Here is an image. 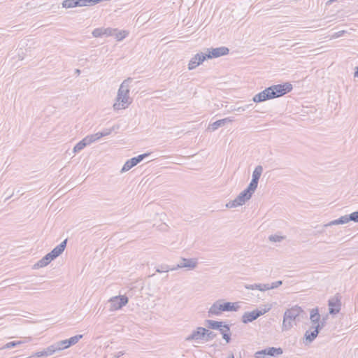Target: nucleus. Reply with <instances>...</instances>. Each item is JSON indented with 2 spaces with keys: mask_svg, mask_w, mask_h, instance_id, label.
<instances>
[{
  "mask_svg": "<svg viewBox=\"0 0 358 358\" xmlns=\"http://www.w3.org/2000/svg\"><path fill=\"white\" fill-rule=\"evenodd\" d=\"M271 308L270 305H264L261 309L254 310L250 312H245L241 317V321L244 324L252 322L259 317L268 312Z\"/></svg>",
  "mask_w": 358,
  "mask_h": 358,
  "instance_id": "nucleus-6",
  "label": "nucleus"
},
{
  "mask_svg": "<svg viewBox=\"0 0 358 358\" xmlns=\"http://www.w3.org/2000/svg\"><path fill=\"white\" fill-rule=\"evenodd\" d=\"M267 356L269 357H278L283 353V350L281 348L269 347L265 348Z\"/></svg>",
  "mask_w": 358,
  "mask_h": 358,
  "instance_id": "nucleus-21",
  "label": "nucleus"
},
{
  "mask_svg": "<svg viewBox=\"0 0 358 358\" xmlns=\"http://www.w3.org/2000/svg\"><path fill=\"white\" fill-rule=\"evenodd\" d=\"M170 271H176L175 266L171 267L169 265L164 264L158 266L156 269V271L157 273H164V272H169Z\"/></svg>",
  "mask_w": 358,
  "mask_h": 358,
  "instance_id": "nucleus-26",
  "label": "nucleus"
},
{
  "mask_svg": "<svg viewBox=\"0 0 358 358\" xmlns=\"http://www.w3.org/2000/svg\"><path fill=\"white\" fill-rule=\"evenodd\" d=\"M149 155V153H145L143 155H140L138 157H133L129 160H127L124 164L123 165L121 173H125L129 171L131 168L137 165L140 163L143 159H145L147 156Z\"/></svg>",
  "mask_w": 358,
  "mask_h": 358,
  "instance_id": "nucleus-12",
  "label": "nucleus"
},
{
  "mask_svg": "<svg viewBox=\"0 0 358 358\" xmlns=\"http://www.w3.org/2000/svg\"><path fill=\"white\" fill-rule=\"evenodd\" d=\"M284 239H285L284 236L277 235V234L271 235L268 237V240L273 243L281 242Z\"/></svg>",
  "mask_w": 358,
  "mask_h": 358,
  "instance_id": "nucleus-32",
  "label": "nucleus"
},
{
  "mask_svg": "<svg viewBox=\"0 0 358 358\" xmlns=\"http://www.w3.org/2000/svg\"><path fill=\"white\" fill-rule=\"evenodd\" d=\"M249 106H252V104H250V105L247 106V107H248V108Z\"/></svg>",
  "mask_w": 358,
  "mask_h": 358,
  "instance_id": "nucleus-50",
  "label": "nucleus"
},
{
  "mask_svg": "<svg viewBox=\"0 0 358 358\" xmlns=\"http://www.w3.org/2000/svg\"><path fill=\"white\" fill-rule=\"evenodd\" d=\"M206 329L203 327H196L194 329L192 333L185 338V341H196V342H204L206 338Z\"/></svg>",
  "mask_w": 358,
  "mask_h": 358,
  "instance_id": "nucleus-9",
  "label": "nucleus"
},
{
  "mask_svg": "<svg viewBox=\"0 0 358 358\" xmlns=\"http://www.w3.org/2000/svg\"><path fill=\"white\" fill-rule=\"evenodd\" d=\"M282 284V282L281 280L273 282L271 284V288L275 289L278 288L279 286H280Z\"/></svg>",
  "mask_w": 358,
  "mask_h": 358,
  "instance_id": "nucleus-42",
  "label": "nucleus"
},
{
  "mask_svg": "<svg viewBox=\"0 0 358 358\" xmlns=\"http://www.w3.org/2000/svg\"><path fill=\"white\" fill-rule=\"evenodd\" d=\"M62 7L65 8H74L73 0H64L62 3Z\"/></svg>",
  "mask_w": 358,
  "mask_h": 358,
  "instance_id": "nucleus-34",
  "label": "nucleus"
},
{
  "mask_svg": "<svg viewBox=\"0 0 358 358\" xmlns=\"http://www.w3.org/2000/svg\"><path fill=\"white\" fill-rule=\"evenodd\" d=\"M215 335L214 334V333L213 331H210L208 329H206V338H205L204 342H207V341L213 339L215 337Z\"/></svg>",
  "mask_w": 358,
  "mask_h": 358,
  "instance_id": "nucleus-38",
  "label": "nucleus"
},
{
  "mask_svg": "<svg viewBox=\"0 0 358 358\" xmlns=\"http://www.w3.org/2000/svg\"><path fill=\"white\" fill-rule=\"evenodd\" d=\"M87 143L86 141H85V138H83L82 141H80L79 143H78L73 148V152L76 153L84 149L85 147H86Z\"/></svg>",
  "mask_w": 358,
  "mask_h": 358,
  "instance_id": "nucleus-28",
  "label": "nucleus"
},
{
  "mask_svg": "<svg viewBox=\"0 0 358 358\" xmlns=\"http://www.w3.org/2000/svg\"><path fill=\"white\" fill-rule=\"evenodd\" d=\"M131 82L132 78H128L121 83L117 91L116 101L113 104L114 110H124L131 103L132 98L129 96Z\"/></svg>",
  "mask_w": 358,
  "mask_h": 358,
  "instance_id": "nucleus-2",
  "label": "nucleus"
},
{
  "mask_svg": "<svg viewBox=\"0 0 358 358\" xmlns=\"http://www.w3.org/2000/svg\"><path fill=\"white\" fill-rule=\"evenodd\" d=\"M292 90V85L289 83L274 85L255 95L252 98V101L255 103H259L268 99L278 98L289 92Z\"/></svg>",
  "mask_w": 358,
  "mask_h": 358,
  "instance_id": "nucleus-1",
  "label": "nucleus"
},
{
  "mask_svg": "<svg viewBox=\"0 0 358 358\" xmlns=\"http://www.w3.org/2000/svg\"><path fill=\"white\" fill-rule=\"evenodd\" d=\"M82 338H83V335L80 334V335H76L75 336L71 337L69 339H66L69 348L71 345L76 344L80 341V339H81Z\"/></svg>",
  "mask_w": 358,
  "mask_h": 358,
  "instance_id": "nucleus-29",
  "label": "nucleus"
},
{
  "mask_svg": "<svg viewBox=\"0 0 358 358\" xmlns=\"http://www.w3.org/2000/svg\"><path fill=\"white\" fill-rule=\"evenodd\" d=\"M116 31H117V29H113V28H110V27H108V28L101 27V28L94 29L92 34L94 38H99V37H101L103 36H113V34Z\"/></svg>",
  "mask_w": 358,
  "mask_h": 358,
  "instance_id": "nucleus-17",
  "label": "nucleus"
},
{
  "mask_svg": "<svg viewBox=\"0 0 358 358\" xmlns=\"http://www.w3.org/2000/svg\"><path fill=\"white\" fill-rule=\"evenodd\" d=\"M198 259L196 258L182 257L180 262L175 266L176 271L179 268H185L187 271L195 269L198 266Z\"/></svg>",
  "mask_w": 358,
  "mask_h": 358,
  "instance_id": "nucleus-8",
  "label": "nucleus"
},
{
  "mask_svg": "<svg viewBox=\"0 0 358 358\" xmlns=\"http://www.w3.org/2000/svg\"><path fill=\"white\" fill-rule=\"evenodd\" d=\"M76 73L77 74H80V71L79 69H76Z\"/></svg>",
  "mask_w": 358,
  "mask_h": 358,
  "instance_id": "nucleus-49",
  "label": "nucleus"
},
{
  "mask_svg": "<svg viewBox=\"0 0 358 358\" xmlns=\"http://www.w3.org/2000/svg\"><path fill=\"white\" fill-rule=\"evenodd\" d=\"M32 338L31 337L25 338L24 340L22 341H17V343H19V345L24 344L28 342L31 341Z\"/></svg>",
  "mask_w": 358,
  "mask_h": 358,
  "instance_id": "nucleus-43",
  "label": "nucleus"
},
{
  "mask_svg": "<svg viewBox=\"0 0 358 358\" xmlns=\"http://www.w3.org/2000/svg\"><path fill=\"white\" fill-rule=\"evenodd\" d=\"M303 312L302 309L297 306L287 309L283 315L282 331H287L296 324V320Z\"/></svg>",
  "mask_w": 358,
  "mask_h": 358,
  "instance_id": "nucleus-4",
  "label": "nucleus"
},
{
  "mask_svg": "<svg viewBox=\"0 0 358 358\" xmlns=\"http://www.w3.org/2000/svg\"><path fill=\"white\" fill-rule=\"evenodd\" d=\"M227 358H234V355L231 353L230 354Z\"/></svg>",
  "mask_w": 358,
  "mask_h": 358,
  "instance_id": "nucleus-48",
  "label": "nucleus"
},
{
  "mask_svg": "<svg viewBox=\"0 0 358 358\" xmlns=\"http://www.w3.org/2000/svg\"><path fill=\"white\" fill-rule=\"evenodd\" d=\"M101 1V0H79V3H80V7L90 6L95 5Z\"/></svg>",
  "mask_w": 358,
  "mask_h": 358,
  "instance_id": "nucleus-27",
  "label": "nucleus"
},
{
  "mask_svg": "<svg viewBox=\"0 0 358 358\" xmlns=\"http://www.w3.org/2000/svg\"><path fill=\"white\" fill-rule=\"evenodd\" d=\"M206 59L205 53L199 52L196 54L189 61L188 69L192 70L201 64Z\"/></svg>",
  "mask_w": 358,
  "mask_h": 358,
  "instance_id": "nucleus-18",
  "label": "nucleus"
},
{
  "mask_svg": "<svg viewBox=\"0 0 358 358\" xmlns=\"http://www.w3.org/2000/svg\"><path fill=\"white\" fill-rule=\"evenodd\" d=\"M262 172H263V168L262 166L259 165L255 167V169L252 173V180L248 185L249 189L256 190V189L257 188V185H258V181L262 176Z\"/></svg>",
  "mask_w": 358,
  "mask_h": 358,
  "instance_id": "nucleus-14",
  "label": "nucleus"
},
{
  "mask_svg": "<svg viewBox=\"0 0 358 358\" xmlns=\"http://www.w3.org/2000/svg\"><path fill=\"white\" fill-rule=\"evenodd\" d=\"M267 354L265 349L257 351L255 353L254 357L255 358H266Z\"/></svg>",
  "mask_w": 358,
  "mask_h": 358,
  "instance_id": "nucleus-35",
  "label": "nucleus"
},
{
  "mask_svg": "<svg viewBox=\"0 0 358 358\" xmlns=\"http://www.w3.org/2000/svg\"><path fill=\"white\" fill-rule=\"evenodd\" d=\"M110 133H111V129H107L102 131L97 132L96 134L87 136L86 137L84 138L85 141H86L87 145H90L91 143L98 141L101 138H102L103 136H108L109 134H110Z\"/></svg>",
  "mask_w": 358,
  "mask_h": 358,
  "instance_id": "nucleus-16",
  "label": "nucleus"
},
{
  "mask_svg": "<svg viewBox=\"0 0 358 358\" xmlns=\"http://www.w3.org/2000/svg\"><path fill=\"white\" fill-rule=\"evenodd\" d=\"M240 303L239 302H224L223 301V308L224 311H237L239 308Z\"/></svg>",
  "mask_w": 358,
  "mask_h": 358,
  "instance_id": "nucleus-22",
  "label": "nucleus"
},
{
  "mask_svg": "<svg viewBox=\"0 0 358 358\" xmlns=\"http://www.w3.org/2000/svg\"><path fill=\"white\" fill-rule=\"evenodd\" d=\"M113 36H115V38L117 41H121V40L124 39L126 37L127 34H126V32L124 31H118L117 29V31L115 32Z\"/></svg>",
  "mask_w": 358,
  "mask_h": 358,
  "instance_id": "nucleus-33",
  "label": "nucleus"
},
{
  "mask_svg": "<svg viewBox=\"0 0 358 358\" xmlns=\"http://www.w3.org/2000/svg\"><path fill=\"white\" fill-rule=\"evenodd\" d=\"M350 221L358 223V211H355L350 215H345L341 216L338 219L330 221L329 222L324 224L323 227L326 228L334 225L345 224L348 223Z\"/></svg>",
  "mask_w": 358,
  "mask_h": 358,
  "instance_id": "nucleus-7",
  "label": "nucleus"
},
{
  "mask_svg": "<svg viewBox=\"0 0 358 358\" xmlns=\"http://www.w3.org/2000/svg\"><path fill=\"white\" fill-rule=\"evenodd\" d=\"M336 1V0H329V1H327V4H329V5H330V4H331V3H332L334 1Z\"/></svg>",
  "mask_w": 358,
  "mask_h": 358,
  "instance_id": "nucleus-47",
  "label": "nucleus"
},
{
  "mask_svg": "<svg viewBox=\"0 0 358 358\" xmlns=\"http://www.w3.org/2000/svg\"><path fill=\"white\" fill-rule=\"evenodd\" d=\"M74 8L80 7L79 0H73Z\"/></svg>",
  "mask_w": 358,
  "mask_h": 358,
  "instance_id": "nucleus-45",
  "label": "nucleus"
},
{
  "mask_svg": "<svg viewBox=\"0 0 358 358\" xmlns=\"http://www.w3.org/2000/svg\"><path fill=\"white\" fill-rule=\"evenodd\" d=\"M67 240H64L59 245L56 246L50 252L48 253L52 260L59 257L65 250Z\"/></svg>",
  "mask_w": 358,
  "mask_h": 358,
  "instance_id": "nucleus-19",
  "label": "nucleus"
},
{
  "mask_svg": "<svg viewBox=\"0 0 358 358\" xmlns=\"http://www.w3.org/2000/svg\"><path fill=\"white\" fill-rule=\"evenodd\" d=\"M206 323L208 327L213 329H218L222 327L223 322L208 320L206 321Z\"/></svg>",
  "mask_w": 358,
  "mask_h": 358,
  "instance_id": "nucleus-24",
  "label": "nucleus"
},
{
  "mask_svg": "<svg viewBox=\"0 0 358 358\" xmlns=\"http://www.w3.org/2000/svg\"><path fill=\"white\" fill-rule=\"evenodd\" d=\"M52 260L47 254L45 255L41 259H40L37 263L34 264V268H43L48 265Z\"/></svg>",
  "mask_w": 358,
  "mask_h": 358,
  "instance_id": "nucleus-23",
  "label": "nucleus"
},
{
  "mask_svg": "<svg viewBox=\"0 0 358 358\" xmlns=\"http://www.w3.org/2000/svg\"><path fill=\"white\" fill-rule=\"evenodd\" d=\"M234 120V119L232 117H229L217 120L213 123L210 124L207 129L210 131H214L220 127H222L227 125L228 124L232 122Z\"/></svg>",
  "mask_w": 358,
  "mask_h": 358,
  "instance_id": "nucleus-15",
  "label": "nucleus"
},
{
  "mask_svg": "<svg viewBox=\"0 0 358 358\" xmlns=\"http://www.w3.org/2000/svg\"><path fill=\"white\" fill-rule=\"evenodd\" d=\"M42 357H48L45 349L41 351L36 352L34 353L32 355L29 356L28 358H42Z\"/></svg>",
  "mask_w": 358,
  "mask_h": 358,
  "instance_id": "nucleus-31",
  "label": "nucleus"
},
{
  "mask_svg": "<svg viewBox=\"0 0 358 358\" xmlns=\"http://www.w3.org/2000/svg\"><path fill=\"white\" fill-rule=\"evenodd\" d=\"M310 320L311 326L309 330L306 331L305 338L309 343L313 342L319 334V331L324 326V320L320 321V315L317 308H313L310 312Z\"/></svg>",
  "mask_w": 358,
  "mask_h": 358,
  "instance_id": "nucleus-3",
  "label": "nucleus"
},
{
  "mask_svg": "<svg viewBox=\"0 0 358 358\" xmlns=\"http://www.w3.org/2000/svg\"><path fill=\"white\" fill-rule=\"evenodd\" d=\"M354 77L358 78V66L356 67L355 71L354 73Z\"/></svg>",
  "mask_w": 358,
  "mask_h": 358,
  "instance_id": "nucleus-46",
  "label": "nucleus"
},
{
  "mask_svg": "<svg viewBox=\"0 0 358 358\" xmlns=\"http://www.w3.org/2000/svg\"><path fill=\"white\" fill-rule=\"evenodd\" d=\"M255 192V189H249V186H248V187L241 192L234 200L227 203L226 207L227 208H234L243 206L246 201L251 199Z\"/></svg>",
  "mask_w": 358,
  "mask_h": 358,
  "instance_id": "nucleus-5",
  "label": "nucleus"
},
{
  "mask_svg": "<svg viewBox=\"0 0 358 358\" xmlns=\"http://www.w3.org/2000/svg\"><path fill=\"white\" fill-rule=\"evenodd\" d=\"M229 50L228 48L222 46L215 48L207 49V52L205 53L206 59L217 58L221 56H224L229 54Z\"/></svg>",
  "mask_w": 358,
  "mask_h": 358,
  "instance_id": "nucleus-11",
  "label": "nucleus"
},
{
  "mask_svg": "<svg viewBox=\"0 0 358 358\" xmlns=\"http://www.w3.org/2000/svg\"><path fill=\"white\" fill-rule=\"evenodd\" d=\"M45 350L48 357L52 356L57 352L54 343L45 348Z\"/></svg>",
  "mask_w": 358,
  "mask_h": 358,
  "instance_id": "nucleus-30",
  "label": "nucleus"
},
{
  "mask_svg": "<svg viewBox=\"0 0 358 358\" xmlns=\"http://www.w3.org/2000/svg\"><path fill=\"white\" fill-rule=\"evenodd\" d=\"M222 338L226 341L227 343H229L230 341V336L229 333L224 334Z\"/></svg>",
  "mask_w": 358,
  "mask_h": 358,
  "instance_id": "nucleus-44",
  "label": "nucleus"
},
{
  "mask_svg": "<svg viewBox=\"0 0 358 358\" xmlns=\"http://www.w3.org/2000/svg\"><path fill=\"white\" fill-rule=\"evenodd\" d=\"M54 344L55 345V348H56L57 352L69 348V345H68L66 339L58 341L57 343H55Z\"/></svg>",
  "mask_w": 358,
  "mask_h": 358,
  "instance_id": "nucleus-25",
  "label": "nucleus"
},
{
  "mask_svg": "<svg viewBox=\"0 0 358 358\" xmlns=\"http://www.w3.org/2000/svg\"><path fill=\"white\" fill-rule=\"evenodd\" d=\"M110 303V310L115 311L122 308L128 303V298L126 296H113L108 301Z\"/></svg>",
  "mask_w": 358,
  "mask_h": 358,
  "instance_id": "nucleus-10",
  "label": "nucleus"
},
{
  "mask_svg": "<svg viewBox=\"0 0 358 358\" xmlns=\"http://www.w3.org/2000/svg\"><path fill=\"white\" fill-rule=\"evenodd\" d=\"M329 313L335 315L340 311L339 300L336 298H331L329 300Z\"/></svg>",
  "mask_w": 358,
  "mask_h": 358,
  "instance_id": "nucleus-20",
  "label": "nucleus"
},
{
  "mask_svg": "<svg viewBox=\"0 0 358 358\" xmlns=\"http://www.w3.org/2000/svg\"><path fill=\"white\" fill-rule=\"evenodd\" d=\"M224 312L223 308V300H217L214 302L208 311V317L218 316Z\"/></svg>",
  "mask_w": 358,
  "mask_h": 358,
  "instance_id": "nucleus-13",
  "label": "nucleus"
},
{
  "mask_svg": "<svg viewBox=\"0 0 358 358\" xmlns=\"http://www.w3.org/2000/svg\"><path fill=\"white\" fill-rule=\"evenodd\" d=\"M17 345H19V343H17L16 341H12V342L7 343L1 349V350L8 349V348H13V347H15V346H17Z\"/></svg>",
  "mask_w": 358,
  "mask_h": 358,
  "instance_id": "nucleus-37",
  "label": "nucleus"
},
{
  "mask_svg": "<svg viewBox=\"0 0 358 358\" xmlns=\"http://www.w3.org/2000/svg\"><path fill=\"white\" fill-rule=\"evenodd\" d=\"M245 288L248 290H255L259 289V284H252V285H245Z\"/></svg>",
  "mask_w": 358,
  "mask_h": 358,
  "instance_id": "nucleus-39",
  "label": "nucleus"
},
{
  "mask_svg": "<svg viewBox=\"0 0 358 358\" xmlns=\"http://www.w3.org/2000/svg\"><path fill=\"white\" fill-rule=\"evenodd\" d=\"M218 330L220 331V333L223 336L224 334L229 333L230 331V328H229V325L224 324V323H223L222 327H220V329H218Z\"/></svg>",
  "mask_w": 358,
  "mask_h": 358,
  "instance_id": "nucleus-36",
  "label": "nucleus"
},
{
  "mask_svg": "<svg viewBox=\"0 0 358 358\" xmlns=\"http://www.w3.org/2000/svg\"><path fill=\"white\" fill-rule=\"evenodd\" d=\"M345 33H346V31H345V30H342V31H339L338 32H336L332 36H331V39H334V38H339V37L343 36V34Z\"/></svg>",
  "mask_w": 358,
  "mask_h": 358,
  "instance_id": "nucleus-40",
  "label": "nucleus"
},
{
  "mask_svg": "<svg viewBox=\"0 0 358 358\" xmlns=\"http://www.w3.org/2000/svg\"><path fill=\"white\" fill-rule=\"evenodd\" d=\"M271 289V284H260L259 283V291H266Z\"/></svg>",
  "mask_w": 358,
  "mask_h": 358,
  "instance_id": "nucleus-41",
  "label": "nucleus"
}]
</instances>
